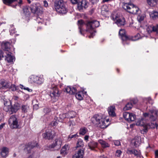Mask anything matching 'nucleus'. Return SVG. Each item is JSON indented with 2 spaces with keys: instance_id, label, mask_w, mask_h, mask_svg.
I'll return each mask as SVG.
<instances>
[{
  "instance_id": "obj_1",
  "label": "nucleus",
  "mask_w": 158,
  "mask_h": 158,
  "mask_svg": "<svg viewBox=\"0 0 158 158\" xmlns=\"http://www.w3.org/2000/svg\"><path fill=\"white\" fill-rule=\"evenodd\" d=\"M157 111L154 110H150L149 113H144L143 115L144 118L138 120L136 123V125L139 126H143L146 127V123L144 122L145 120H149L150 121H155L157 117Z\"/></svg>"
},
{
  "instance_id": "obj_2",
  "label": "nucleus",
  "mask_w": 158,
  "mask_h": 158,
  "mask_svg": "<svg viewBox=\"0 0 158 158\" xmlns=\"http://www.w3.org/2000/svg\"><path fill=\"white\" fill-rule=\"evenodd\" d=\"M91 120L94 124L97 125L102 128H106L110 124L109 119H105L102 118L101 115H95L92 118Z\"/></svg>"
},
{
  "instance_id": "obj_3",
  "label": "nucleus",
  "mask_w": 158,
  "mask_h": 158,
  "mask_svg": "<svg viewBox=\"0 0 158 158\" xmlns=\"http://www.w3.org/2000/svg\"><path fill=\"white\" fill-rule=\"evenodd\" d=\"M99 25V22L96 20L92 21L87 23L86 30L90 33V35L89 36V38L93 37L95 32L94 28L98 27Z\"/></svg>"
},
{
  "instance_id": "obj_4",
  "label": "nucleus",
  "mask_w": 158,
  "mask_h": 158,
  "mask_svg": "<svg viewBox=\"0 0 158 158\" xmlns=\"http://www.w3.org/2000/svg\"><path fill=\"white\" fill-rule=\"evenodd\" d=\"M123 8L129 13L136 14L139 11V8L136 6L131 3H123Z\"/></svg>"
},
{
  "instance_id": "obj_5",
  "label": "nucleus",
  "mask_w": 158,
  "mask_h": 158,
  "mask_svg": "<svg viewBox=\"0 0 158 158\" xmlns=\"http://www.w3.org/2000/svg\"><path fill=\"white\" fill-rule=\"evenodd\" d=\"M55 8L56 11L60 13L64 14L67 12L64 3L62 0H59L55 4Z\"/></svg>"
},
{
  "instance_id": "obj_6",
  "label": "nucleus",
  "mask_w": 158,
  "mask_h": 158,
  "mask_svg": "<svg viewBox=\"0 0 158 158\" xmlns=\"http://www.w3.org/2000/svg\"><path fill=\"white\" fill-rule=\"evenodd\" d=\"M62 143V139L61 138H58L55 140L53 143L49 146H46L45 149L51 151L54 150L53 149L56 147L57 149L60 148Z\"/></svg>"
},
{
  "instance_id": "obj_7",
  "label": "nucleus",
  "mask_w": 158,
  "mask_h": 158,
  "mask_svg": "<svg viewBox=\"0 0 158 158\" xmlns=\"http://www.w3.org/2000/svg\"><path fill=\"white\" fill-rule=\"evenodd\" d=\"M2 49L6 52V55L5 56V60L8 63L10 62V43L8 42L4 41L2 43Z\"/></svg>"
},
{
  "instance_id": "obj_8",
  "label": "nucleus",
  "mask_w": 158,
  "mask_h": 158,
  "mask_svg": "<svg viewBox=\"0 0 158 158\" xmlns=\"http://www.w3.org/2000/svg\"><path fill=\"white\" fill-rule=\"evenodd\" d=\"M29 9L32 13L38 15L41 14L42 11V7L38 2L32 3L29 7Z\"/></svg>"
},
{
  "instance_id": "obj_9",
  "label": "nucleus",
  "mask_w": 158,
  "mask_h": 158,
  "mask_svg": "<svg viewBox=\"0 0 158 158\" xmlns=\"http://www.w3.org/2000/svg\"><path fill=\"white\" fill-rule=\"evenodd\" d=\"M111 17L115 23L118 26L124 25L125 23V19L122 16L118 14H113L112 15Z\"/></svg>"
},
{
  "instance_id": "obj_10",
  "label": "nucleus",
  "mask_w": 158,
  "mask_h": 158,
  "mask_svg": "<svg viewBox=\"0 0 158 158\" xmlns=\"http://www.w3.org/2000/svg\"><path fill=\"white\" fill-rule=\"evenodd\" d=\"M123 115L125 119L128 122L133 121L136 118V116L134 114L127 112L123 113Z\"/></svg>"
},
{
  "instance_id": "obj_11",
  "label": "nucleus",
  "mask_w": 158,
  "mask_h": 158,
  "mask_svg": "<svg viewBox=\"0 0 158 158\" xmlns=\"http://www.w3.org/2000/svg\"><path fill=\"white\" fill-rule=\"evenodd\" d=\"M12 122L11 128L12 129H17L20 128L19 124L18 123V120L14 115L10 117V121Z\"/></svg>"
},
{
  "instance_id": "obj_12",
  "label": "nucleus",
  "mask_w": 158,
  "mask_h": 158,
  "mask_svg": "<svg viewBox=\"0 0 158 158\" xmlns=\"http://www.w3.org/2000/svg\"><path fill=\"white\" fill-rule=\"evenodd\" d=\"M88 6V3L85 0H83L78 3L77 5V8L78 10L82 11L84 9H86Z\"/></svg>"
},
{
  "instance_id": "obj_13",
  "label": "nucleus",
  "mask_w": 158,
  "mask_h": 158,
  "mask_svg": "<svg viewBox=\"0 0 158 158\" xmlns=\"http://www.w3.org/2000/svg\"><path fill=\"white\" fill-rule=\"evenodd\" d=\"M55 132L52 130H48L42 134L43 137L46 139H52L55 136Z\"/></svg>"
},
{
  "instance_id": "obj_14",
  "label": "nucleus",
  "mask_w": 158,
  "mask_h": 158,
  "mask_svg": "<svg viewBox=\"0 0 158 158\" xmlns=\"http://www.w3.org/2000/svg\"><path fill=\"white\" fill-rule=\"evenodd\" d=\"M18 97L17 96H15L13 98V99L15 101V104L14 105L10 107V111L12 113H16L20 107V105L17 102Z\"/></svg>"
},
{
  "instance_id": "obj_15",
  "label": "nucleus",
  "mask_w": 158,
  "mask_h": 158,
  "mask_svg": "<svg viewBox=\"0 0 158 158\" xmlns=\"http://www.w3.org/2000/svg\"><path fill=\"white\" fill-rule=\"evenodd\" d=\"M37 145L38 143L36 142L29 143L27 145L25 146V147L24 149V151L27 153H30L31 152V149L36 146H37Z\"/></svg>"
},
{
  "instance_id": "obj_16",
  "label": "nucleus",
  "mask_w": 158,
  "mask_h": 158,
  "mask_svg": "<svg viewBox=\"0 0 158 158\" xmlns=\"http://www.w3.org/2000/svg\"><path fill=\"white\" fill-rule=\"evenodd\" d=\"M75 114V113L73 111L69 112L68 114H63L59 115L60 118L61 119H64L66 118H73Z\"/></svg>"
},
{
  "instance_id": "obj_17",
  "label": "nucleus",
  "mask_w": 158,
  "mask_h": 158,
  "mask_svg": "<svg viewBox=\"0 0 158 158\" xmlns=\"http://www.w3.org/2000/svg\"><path fill=\"white\" fill-rule=\"evenodd\" d=\"M147 31L149 33L152 31L156 32L158 36V25L154 26L152 25L148 26L146 28Z\"/></svg>"
},
{
  "instance_id": "obj_18",
  "label": "nucleus",
  "mask_w": 158,
  "mask_h": 158,
  "mask_svg": "<svg viewBox=\"0 0 158 158\" xmlns=\"http://www.w3.org/2000/svg\"><path fill=\"white\" fill-rule=\"evenodd\" d=\"M70 146L68 144H66L63 146L60 151V154L63 156L66 155L69 152Z\"/></svg>"
},
{
  "instance_id": "obj_19",
  "label": "nucleus",
  "mask_w": 158,
  "mask_h": 158,
  "mask_svg": "<svg viewBox=\"0 0 158 158\" xmlns=\"http://www.w3.org/2000/svg\"><path fill=\"white\" fill-rule=\"evenodd\" d=\"M83 150L80 149L73 156L72 158H83L84 156Z\"/></svg>"
},
{
  "instance_id": "obj_20",
  "label": "nucleus",
  "mask_w": 158,
  "mask_h": 158,
  "mask_svg": "<svg viewBox=\"0 0 158 158\" xmlns=\"http://www.w3.org/2000/svg\"><path fill=\"white\" fill-rule=\"evenodd\" d=\"M119 34L121 36L122 40L123 41L127 40L130 39V38L126 35L125 31L124 29H120L119 31Z\"/></svg>"
},
{
  "instance_id": "obj_21",
  "label": "nucleus",
  "mask_w": 158,
  "mask_h": 158,
  "mask_svg": "<svg viewBox=\"0 0 158 158\" xmlns=\"http://www.w3.org/2000/svg\"><path fill=\"white\" fill-rule=\"evenodd\" d=\"M98 145L97 142L92 141L88 143L87 147L91 150H94L95 148L97 147Z\"/></svg>"
},
{
  "instance_id": "obj_22",
  "label": "nucleus",
  "mask_w": 158,
  "mask_h": 158,
  "mask_svg": "<svg viewBox=\"0 0 158 158\" xmlns=\"http://www.w3.org/2000/svg\"><path fill=\"white\" fill-rule=\"evenodd\" d=\"M66 92L70 94H75L76 93L77 89L74 87H72L70 86H67L65 88Z\"/></svg>"
},
{
  "instance_id": "obj_23",
  "label": "nucleus",
  "mask_w": 158,
  "mask_h": 158,
  "mask_svg": "<svg viewBox=\"0 0 158 158\" xmlns=\"http://www.w3.org/2000/svg\"><path fill=\"white\" fill-rule=\"evenodd\" d=\"M59 95L60 94L58 89L56 87H54L53 89V91L50 94V97L52 99H54Z\"/></svg>"
},
{
  "instance_id": "obj_24",
  "label": "nucleus",
  "mask_w": 158,
  "mask_h": 158,
  "mask_svg": "<svg viewBox=\"0 0 158 158\" xmlns=\"http://www.w3.org/2000/svg\"><path fill=\"white\" fill-rule=\"evenodd\" d=\"M9 83L6 81L3 80L0 81V88L2 89L9 88Z\"/></svg>"
},
{
  "instance_id": "obj_25",
  "label": "nucleus",
  "mask_w": 158,
  "mask_h": 158,
  "mask_svg": "<svg viewBox=\"0 0 158 158\" xmlns=\"http://www.w3.org/2000/svg\"><path fill=\"white\" fill-rule=\"evenodd\" d=\"M127 152L129 154H133L137 157H139L141 155L139 150H137L135 149L128 150Z\"/></svg>"
},
{
  "instance_id": "obj_26",
  "label": "nucleus",
  "mask_w": 158,
  "mask_h": 158,
  "mask_svg": "<svg viewBox=\"0 0 158 158\" xmlns=\"http://www.w3.org/2000/svg\"><path fill=\"white\" fill-rule=\"evenodd\" d=\"M115 109L114 106H110L108 107V111L109 115L111 116H114L115 115Z\"/></svg>"
},
{
  "instance_id": "obj_27",
  "label": "nucleus",
  "mask_w": 158,
  "mask_h": 158,
  "mask_svg": "<svg viewBox=\"0 0 158 158\" xmlns=\"http://www.w3.org/2000/svg\"><path fill=\"white\" fill-rule=\"evenodd\" d=\"M98 142L101 144L102 147L103 148L109 147L110 146V145L108 143L102 139H99Z\"/></svg>"
},
{
  "instance_id": "obj_28",
  "label": "nucleus",
  "mask_w": 158,
  "mask_h": 158,
  "mask_svg": "<svg viewBox=\"0 0 158 158\" xmlns=\"http://www.w3.org/2000/svg\"><path fill=\"white\" fill-rule=\"evenodd\" d=\"M84 143L83 140L81 139H78L76 143V148H83Z\"/></svg>"
},
{
  "instance_id": "obj_29",
  "label": "nucleus",
  "mask_w": 158,
  "mask_h": 158,
  "mask_svg": "<svg viewBox=\"0 0 158 158\" xmlns=\"http://www.w3.org/2000/svg\"><path fill=\"white\" fill-rule=\"evenodd\" d=\"M8 149L4 147L2 149L1 154L2 157H5L8 154Z\"/></svg>"
},
{
  "instance_id": "obj_30",
  "label": "nucleus",
  "mask_w": 158,
  "mask_h": 158,
  "mask_svg": "<svg viewBox=\"0 0 158 158\" xmlns=\"http://www.w3.org/2000/svg\"><path fill=\"white\" fill-rule=\"evenodd\" d=\"M158 0H147L148 4L151 6L153 7L157 4Z\"/></svg>"
},
{
  "instance_id": "obj_31",
  "label": "nucleus",
  "mask_w": 158,
  "mask_h": 158,
  "mask_svg": "<svg viewBox=\"0 0 158 158\" xmlns=\"http://www.w3.org/2000/svg\"><path fill=\"white\" fill-rule=\"evenodd\" d=\"M157 127V124L156 123H151V124H148L146 123V129L145 130H147L148 129H149L150 128H155L156 127Z\"/></svg>"
},
{
  "instance_id": "obj_32",
  "label": "nucleus",
  "mask_w": 158,
  "mask_h": 158,
  "mask_svg": "<svg viewBox=\"0 0 158 158\" xmlns=\"http://www.w3.org/2000/svg\"><path fill=\"white\" fill-rule=\"evenodd\" d=\"M150 17L152 19H154L158 18V12L153 11L150 13Z\"/></svg>"
},
{
  "instance_id": "obj_33",
  "label": "nucleus",
  "mask_w": 158,
  "mask_h": 158,
  "mask_svg": "<svg viewBox=\"0 0 158 158\" xmlns=\"http://www.w3.org/2000/svg\"><path fill=\"white\" fill-rule=\"evenodd\" d=\"M36 77L37 76L35 75H31L30 76L28 79V81L31 83H35L36 81Z\"/></svg>"
},
{
  "instance_id": "obj_34",
  "label": "nucleus",
  "mask_w": 158,
  "mask_h": 158,
  "mask_svg": "<svg viewBox=\"0 0 158 158\" xmlns=\"http://www.w3.org/2000/svg\"><path fill=\"white\" fill-rule=\"evenodd\" d=\"M44 81V79L43 76L36 77V83L40 84L42 83Z\"/></svg>"
},
{
  "instance_id": "obj_35",
  "label": "nucleus",
  "mask_w": 158,
  "mask_h": 158,
  "mask_svg": "<svg viewBox=\"0 0 158 158\" xmlns=\"http://www.w3.org/2000/svg\"><path fill=\"white\" fill-rule=\"evenodd\" d=\"M83 93L82 91H80L76 94V97L78 100H82L83 99Z\"/></svg>"
},
{
  "instance_id": "obj_36",
  "label": "nucleus",
  "mask_w": 158,
  "mask_h": 158,
  "mask_svg": "<svg viewBox=\"0 0 158 158\" xmlns=\"http://www.w3.org/2000/svg\"><path fill=\"white\" fill-rule=\"evenodd\" d=\"M134 144L135 146L139 145L140 143L141 138L140 137H136L134 139Z\"/></svg>"
},
{
  "instance_id": "obj_37",
  "label": "nucleus",
  "mask_w": 158,
  "mask_h": 158,
  "mask_svg": "<svg viewBox=\"0 0 158 158\" xmlns=\"http://www.w3.org/2000/svg\"><path fill=\"white\" fill-rule=\"evenodd\" d=\"M128 103L126 106L123 108V110H128L131 108L133 106V105L131 102Z\"/></svg>"
},
{
  "instance_id": "obj_38",
  "label": "nucleus",
  "mask_w": 158,
  "mask_h": 158,
  "mask_svg": "<svg viewBox=\"0 0 158 158\" xmlns=\"http://www.w3.org/2000/svg\"><path fill=\"white\" fill-rule=\"evenodd\" d=\"M108 11V8L106 5H104L101 8V13L102 15H105Z\"/></svg>"
},
{
  "instance_id": "obj_39",
  "label": "nucleus",
  "mask_w": 158,
  "mask_h": 158,
  "mask_svg": "<svg viewBox=\"0 0 158 158\" xmlns=\"http://www.w3.org/2000/svg\"><path fill=\"white\" fill-rule=\"evenodd\" d=\"M29 109V106L27 105H23L21 107V110L23 112L26 113Z\"/></svg>"
},
{
  "instance_id": "obj_40",
  "label": "nucleus",
  "mask_w": 158,
  "mask_h": 158,
  "mask_svg": "<svg viewBox=\"0 0 158 158\" xmlns=\"http://www.w3.org/2000/svg\"><path fill=\"white\" fill-rule=\"evenodd\" d=\"M145 17V14L139 15L137 16V19L139 22H141L144 19Z\"/></svg>"
},
{
  "instance_id": "obj_41",
  "label": "nucleus",
  "mask_w": 158,
  "mask_h": 158,
  "mask_svg": "<svg viewBox=\"0 0 158 158\" xmlns=\"http://www.w3.org/2000/svg\"><path fill=\"white\" fill-rule=\"evenodd\" d=\"M78 137V135L77 134L72 135L70 134L68 137L67 140L68 141H70L71 139L73 138H76Z\"/></svg>"
},
{
  "instance_id": "obj_42",
  "label": "nucleus",
  "mask_w": 158,
  "mask_h": 158,
  "mask_svg": "<svg viewBox=\"0 0 158 158\" xmlns=\"http://www.w3.org/2000/svg\"><path fill=\"white\" fill-rule=\"evenodd\" d=\"M7 102H6L4 103V106L3 107V110L6 112H10V106L8 105H7Z\"/></svg>"
},
{
  "instance_id": "obj_43",
  "label": "nucleus",
  "mask_w": 158,
  "mask_h": 158,
  "mask_svg": "<svg viewBox=\"0 0 158 158\" xmlns=\"http://www.w3.org/2000/svg\"><path fill=\"white\" fill-rule=\"evenodd\" d=\"M87 131V129L85 127L81 128L80 130L79 134L81 135H84Z\"/></svg>"
},
{
  "instance_id": "obj_44",
  "label": "nucleus",
  "mask_w": 158,
  "mask_h": 158,
  "mask_svg": "<svg viewBox=\"0 0 158 158\" xmlns=\"http://www.w3.org/2000/svg\"><path fill=\"white\" fill-rule=\"evenodd\" d=\"M141 38V37L140 36V34L139 33H138L132 37V40L133 41H135L138 40Z\"/></svg>"
},
{
  "instance_id": "obj_45",
  "label": "nucleus",
  "mask_w": 158,
  "mask_h": 158,
  "mask_svg": "<svg viewBox=\"0 0 158 158\" xmlns=\"http://www.w3.org/2000/svg\"><path fill=\"white\" fill-rule=\"evenodd\" d=\"M78 23L79 24V28L80 29V31L81 33V31L82 29L81 28V25H82L84 24V23L82 20H80L78 21Z\"/></svg>"
},
{
  "instance_id": "obj_46",
  "label": "nucleus",
  "mask_w": 158,
  "mask_h": 158,
  "mask_svg": "<svg viewBox=\"0 0 158 158\" xmlns=\"http://www.w3.org/2000/svg\"><path fill=\"white\" fill-rule=\"evenodd\" d=\"M29 7H24L23 9V11L27 15H29L30 12L29 11Z\"/></svg>"
},
{
  "instance_id": "obj_47",
  "label": "nucleus",
  "mask_w": 158,
  "mask_h": 158,
  "mask_svg": "<svg viewBox=\"0 0 158 158\" xmlns=\"http://www.w3.org/2000/svg\"><path fill=\"white\" fill-rule=\"evenodd\" d=\"M37 154L35 153H32L28 157V158H37Z\"/></svg>"
},
{
  "instance_id": "obj_48",
  "label": "nucleus",
  "mask_w": 158,
  "mask_h": 158,
  "mask_svg": "<svg viewBox=\"0 0 158 158\" xmlns=\"http://www.w3.org/2000/svg\"><path fill=\"white\" fill-rule=\"evenodd\" d=\"M121 153L122 152L121 150H117L116 152L115 155L116 156L119 157L120 156Z\"/></svg>"
},
{
  "instance_id": "obj_49",
  "label": "nucleus",
  "mask_w": 158,
  "mask_h": 158,
  "mask_svg": "<svg viewBox=\"0 0 158 158\" xmlns=\"http://www.w3.org/2000/svg\"><path fill=\"white\" fill-rule=\"evenodd\" d=\"M44 111L45 114L48 113L50 112V110L48 108H45L44 109Z\"/></svg>"
},
{
  "instance_id": "obj_50",
  "label": "nucleus",
  "mask_w": 158,
  "mask_h": 158,
  "mask_svg": "<svg viewBox=\"0 0 158 158\" xmlns=\"http://www.w3.org/2000/svg\"><path fill=\"white\" fill-rule=\"evenodd\" d=\"M3 2L5 4L10 6V0H3Z\"/></svg>"
},
{
  "instance_id": "obj_51",
  "label": "nucleus",
  "mask_w": 158,
  "mask_h": 158,
  "mask_svg": "<svg viewBox=\"0 0 158 158\" xmlns=\"http://www.w3.org/2000/svg\"><path fill=\"white\" fill-rule=\"evenodd\" d=\"M15 58L14 56H12L10 55V64L13 63L15 60Z\"/></svg>"
},
{
  "instance_id": "obj_52",
  "label": "nucleus",
  "mask_w": 158,
  "mask_h": 158,
  "mask_svg": "<svg viewBox=\"0 0 158 158\" xmlns=\"http://www.w3.org/2000/svg\"><path fill=\"white\" fill-rule=\"evenodd\" d=\"M57 124V123L56 121H52L51 123V125L52 126L56 125Z\"/></svg>"
},
{
  "instance_id": "obj_53",
  "label": "nucleus",
  "mask_w": 158,
  "mask_h": 158,
  "mask_svg": "<svg viewBox=\"0 0 158 158\" xmlns=\"http://www.w3.org/2000/svg\"><path fill=\"white\" fill-rule=\"evenodd\" d=\"M114 143L116 146H118L120 144V141L118 140H115L114 142Z\"/></svg>"
},
{
  "instance_id": "obj_54",
  "label": "nucleus",
  "mask_w": 158,
  "mask_h": 158,
  "mask_svg": "<svg viewBox=\"0 0 158 158\" xmlns=\"http://www.w3.org/2000/svg\"><path fill=\"white\" fill-rule=\"evenodd\" d=\"M10 88L11 89L12 91H14L16 90V88L15 86L14 85H11V86L10 87Z\"/></svg>"
},
{
  "instance_id": "obj_55",
  "label": "nucleus",
  "mask_w": 158,
  "mask_h": 158,
  "mask_svg": "<svg viewBox=\"0 0 158 158\" xmlns=\"http://www.w3.org/2000/svg\"><path fill=\"white\" fill-rule=\"evenodd\" d=\"M24 90H27L29 92H31L32 91V90L31 89H30L29 88L25 87V88L23 89Z\"/></svg>"
},
{
  "instance_id": "obj_56",
  "label": "nucleus",
  "mask_w": 158,
  "mask_h": 158,
  "mask_svg": "<svg viewBox=\"0 0 158 158\" xmlns=\"http://www.w3.org/2000/svg\"><path fill=\"white\" fill-rule=\"evenodd\" d=\"M43 3L44 6L47 7L48 6V3L46 1H43Z\"/></svg>"
},
{
  "instance_id": "obj_57",
  "label": "nucleus",
  "mask_w": 158,
  "mask_h": 158,
  "mask_svg": "<svg viewBox=\"0 0 158 158\" xmlns=\"http://www.w3.org/2000/svg\"><path fill=\"white\" fill-rule=\"evenodd\" d=\"M39 108V106L38 105L35 104L33 106V109L34 110H37Z\"/></svg>"
},
{
  "instance_id": "obj_58",
  "label": "nucleus",
  "mask_w": 158,
  "mask_h": 158,
  "mask_svg": "<svg viewBox=\"0 0 158 158\" xmlns=\"http://www.w3.org/2000/svg\"><path fill=\"white\" fill-rule=\"evenodd\" d=\"M3 57L2 54V50H0V60Z\"/></svg>"
},
{
  "instance_id": "obj_59",
  "label": "nucleus",
  "mask_w": 158,
  "mask_h": 158,
  "mask_svg": "<svg viewBox=\"0 0 158 158\" xmlns=\"http://www.w3.org/2000/svg\"><path fill=\"white\" fill-rule=\"evenodd\" d=\"M5 125V123H3L0 125V130H1L3 127Z\"/></svg>"
},
{
  "instance_id": "obj_60",
  "label": "nucleus",
  "mask_w": 158,
  "mask_h": 158,
  "mask_svg": "<svg viewBox=\"0 0 158 158\" xmlns=\"http://www.w3.org/2000/svg\"><path fill=\"white\" fill-rule=\"evenodd\" d=\"M89 136L87 135H85V137H84V139L85 140L87 141H88V139H89Z\"/></svg>"
},
{
  "instance_id": "obj_61",
  "label": "nucleus",
  "mask_w": 158,
  "mask_h": 158,
  "mask_svg": "<svg viewBox=\"0 0 158 158\" xmlns=\"http://www.w3.org/2000/svg\"><path fill=\"white\" fill-rule=\"evenodd\" d=\"M68 123L69 124V126L70 127L72 125L73 126V124L72 123V121H69L68 122Z\"/></svg>"
},
{
  "instance_id": "obj_62",
  "label": "nucleus",
  "mask_w": 158,
  "mask_h": 158,
  "mask_svg": "<svg viewBox=\"0 0 158 158\" xmlns=\"http://www.w3.org/2000/svg\"><path fill=\"white\" fill-rule=\"evenodd\" d=\"M3 115L2 114L0 113V121L3 118Z\"/></svg>"
},
{
  "instance_id": "obj_63",
  "label": "nucleus",
  "mask_w": 158,
  "mask_h": 158,
  "mask_svg": "<svg viewBox=\"0 0 158 158\" xmlns=\"http://www.w3.org/2000/svg\"><path fill=\"white\" fill-rule=\"evenodd\" d=\"M155 156L156 157H158V150L156 151L155 152Z\"/></svg>"
},
{
  "instance_id": "obj_64",
  "label": "nucleus",
  "mask_w": 158,
  "mask_h": 158,
  "mask_svg": "<svg viewBox=\"0 0 158 158\" xmlns=\"http://www.w3.org/2000/svg\"><path fill=\"white\" fill-rule=\"evenodd\" d=\"M25 87L23 85H20V88L22 89H23L25 88Z\"/></svg>"
}]
</instances>
